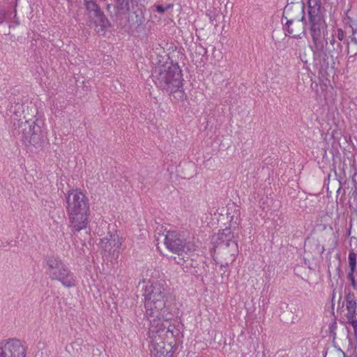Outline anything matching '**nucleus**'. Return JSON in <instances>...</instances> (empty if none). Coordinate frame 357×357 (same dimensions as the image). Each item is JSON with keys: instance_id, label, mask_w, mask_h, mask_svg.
Returning a JSON list of instances; mask_svg holds the SVG:
<instances>
[{"instance_id": "37998d69", "label": "nucleus", "mask_w": 357, "mask_h": 357, "mask_svg": "<svg viewBox=\"0 0 357 357\" xmlns=\"http://www.w3.org/2000/svg\"><path fill=\"white\" fill-rule=\"evenodd\" d=\"M350 284L351 286L354 289H356V287H357V284H356V280H353L352 281L350 282Z\"/></svg>"}, {"instance_id": "9d476101", "label": "nucleus", "mask_w": 357, "mask_h": 357, "mask_svg": "<svg viewBox=\"0 0 357 357\" xmlns=\"http://www.w3.org/2000/svg\"><path fill=\"white\" fill-rule=\"evenodd\" d=\"M165 244L168 250L178 255H187L192 250L190 242L187 241L184 234L176 231L167 232Z\"/></svg>"}, {"instance_id": "a211bd4d", "label": "nucleus", "mask_w": 357, "mask_h": 357, "mask_svg": "<svg viewBox=\"0 0 357 357\" xmlns=\"http://www.w3.org/2000/svg\"><path fill=\"white\" fill-rule=\"evenodd\" d=\"M215 253L220 255L225 261L233 263L238 255V243L232 242L228 246L220 247L216 249Z\"/></svg>"}, {"instance_id": "0eeeda50", "label": "nucleus", "mask_w": 357, "mask_h": 357, "mask_svg": "<svg viewBox=\"0 0 357 357\" xmlns=\"http://www.w3.org/2000/svg\"><path fill=\"white\" fill-rule=\"evenodd\" d=\"M43 259L47 266L46 273L52 280L60 282L66 288L75 287L74 273L59 255H47Z\"/></svg>"}, {"instance_id": "39448f33", "label": "nucleus", "mask_w": 357, "mask_h": 357, "mask_svg": "<svg viewBox=\"0 0 357 357\" xmlns=\"http://www.w3.org/2000/svg\"><path fill=\"white\" fill-rule=\"evenodd\" d=\"M66 211L75 231L86 228L90 215L89 200L79 188L72 189L66 195Z\"/></svg>"}, {"instance_id": "e433bc0d", "label": "nucleus", "mask_w": 357, "mask_h": 357, "mask_svg": "<svg viewBox=\"0 0 357 357\" xmlns=\"http://www.w3.org/2000/svg\"><path fill=\"white\" fill-rule=\"evenodd\" d=\"M336 272L338 275V278H341L342 275H343V272L341 269V261H340L338 262V266L336 268Z\"/></svg>"}, {"instance_id": "603ef678", "label": "nucleus", "mask_w": 357, "mask_h": 357, "mask_svg": "<svg viewBox=\"0 0 357 357\" xmlns=\"http://www.w3.org/2000/svg\"><path fill=\"white\" fill-rule=\"evenodd\" d=\"M356 274H357V271H356Z\"/></svg>"}, {"instance_id": "6e6552de", "label": "nucleus", "mask_w": 357, "mask_h": 357, "mask_svg": "<svg viewBox=\"0 0 357 357\" xmlns=\"http://www.w3.org/2000/svg\"><path fill=\"white\" fill-rule=\"evenodd\" d=\"M171 320L163 321V319H149L150 325L148 334H155L161 337H165L167 341L173 340V344L183 337V327L181 323L171 324Z\"/></svg>"}, {"instance_id": "423d86ee", "label": "nucleus", "mask_w": 357, "mask_h": 357, "mask_svg": "<svg viewBox=\"0 0 357 357\" xmlns=\"http://www.w3.org/2000/svg\"><path fill=\"white\" fill-rule=\"evenodd\" d=\"M13 123V135L25 146L39 148L45 144L46 132L42 121L29 119L22 121L15 119Z\"/></svg>"}, {"instance_id": "a19ab883", "label": "nucleus", "mask_w": 357, "mask_h": 357, "mask_svg": "<svg viewBox=\"0 0 357 357\" xmlns=\"http://www.w3.org/2000/svg\"><path fill=\"white\" fill-rule=\"evenodd\" d=\"M344 307V302H342V295H340V298L338 300V308Z\"/></svg>"}, {"instance_id": "b1692460", "label": "nucleus", "mask_w": 357, "mask_h": 357, "mask_svg": "<svg viewBox=\"0 0 357 357\" xmlns=\"http://www.w3.org/2000/svg\"><path fill=\"white\" fill-rule=\"evenodd\" d=\"M307 70V78L309 79L307 83L310 84V86L312 91H315L317 95L319 96V84L316 82H313L312 77L310 75V73L314 76V74L312 73L309 68H306Z\"/></svg>"}, {"instance_id": "2eb2a0df", "label": "nucleus", "mask_w": 357, "mask_h": 357, "mask_svg": "<svg viewBox=\"0 0 357 357\" xmlns=\"http://www.w3.org/2000/svg\"><path fill=\"white\" fill-rule=\"evenodd\" d=\"M84 5L89 16L95 19L96 25L100 26L101 31L112 27V24L97 3L96 0H84Z\"/></svg>"}, {"instance_id": "c03bdc74", "label": "nucleus", "mask_w": 357, "mask_h": 357, "mask_svg": "<svg viewBox=\"0 0 357 357\" xmlns=\"http://www.w3.org/2000/svg\"><path fill=\"white\" fill-rule=\"evenodd\" d=\"M331 174L328 175V177L324 179V185H328L330 181Z\"/></svg>"}, {"instance_id": "f3484780", "label": "nucleus", "mask_w": 357, "mask_h": 357, "mask_svg": "<svg viewBox=\"0 0 357 357\" xmlns=\"http://www.w3.org/2000/svg\"><path fill=\"white\" fill-rule=\"evenodd\" d=\"M122 238H120L116 233L109 231L107 236L100 238L101 248L105 252L117 259L120 253V248L122 244Z\"/></svg>"}, {"instance_id": "ea45409f", "label": "nucleus", "mask_w": 357, "mask_h": 357, "mask_svg": "<svg viewBox=\"0 0 357 357\" xmlns=\"http://www.w3.org/2000/svg\"><path fill=\"white\" fill-rule=\"evenodd\" d=\"M232 263H230V261H225V264H222L220 265V268H227L228 267L230 264H231Z\"/></svg>"}, {"instance_id": "72a5a7b5", "label": "nucleus", "mask_w": 357, "mask_h": 357, "mask_svg": "<svg viewBox=\"0 0 357 357\" xmlns=\"http://www.w3.org/2000/svg\"><path fill=\"white\" fill-rule=\"evenodd\" d=\"M347 310H351L352 308H357L356 301H349L346 302Z\"/></svg>"}, {"instance_id": "8fccbe9b", "label": "nucleus", "mask_w": 357, "mask_h": 357, "mask_svg": "<svg viewBox=\"0 0 357 357\" xmlns=\"http://www.w3.org/2000/svg\"><path fill=\"white\" fill-rule=\"evenodd\" d=\"M4 246H5V245H4V244H3L2 242H1V243H0V248L4 247Z\"/></svg>"}, {"instance_id": "79ce46f5", "label": "nucleus", "mask_w": 357, "mask_h": 357, "mask_svg": "<svg viewBox=\"0 0 357 357\" xmlns=\"http://www.w3.org/2000/svg\"><path fill=\"white\" fill-rule=\"evenodd\" d=\"M343 44L345 45V52H347V54L349 53V43L347 41H344Z\"/></svg>"}, {"instance_id": "4468645a", "label": "nucleus", "mask_w": 357, "mask_h": 357, "mask_svg": "<svg viewBox=\"0 0 357 357\" xmlns=\"http://www.w3.org/2000/svg\"><path fill=\"white\" fill-rule=\"evenodd\" d=\"M26 349L21 340L10 338L0 342V357H25Z\"/></svg>"}, {"instance_id": "393cba45", "label": "nucleus", "mask_w": 357, "mask_h": 357, "mask_svg": "<svg viewBox=\"0 0 357 357\" xmlns=\"http://www.w3.org/2000/svg\"><path fill=\"white\" fill-rule=\"evenodd\" d=\"M310 248L312 250V251L316 254L321 255L323 254V252L325 250V248L323 245L320 244L319 241H314L313 243L310 245Z\"/></svg>"}, {"instance_id": "de8ad7c7", "label": "nucleus", "mask_w": 357, "mask_h": 357, "mask_svg": "<svg viewBox=\"0 0 357 357\" xmlns=\"http://www.w3.org/2000/svg\"><path fill=\"white\" fill-rule=\"evenodd\" d=\"M357 56V51H356V52L353 55L350 56H349V59H351V58H352V57H354V56Z\"/></svg>"}, {"instance_id": "c85d7f7f", "label": "nucleus", "mask_w": 357, "mask_h": 357, "mask_svg": "<svg viewBox=\"0 0 357 357\" xmlns=\"http://www.w3.org/2000/svg\"><path fill=\"white\" fill-rule=\"evenodd\" d=\"M357 308H352L350 310H347V313L346 314V317L347 321H351V319H356L357 315Z\"/></svg>"}, {"instance_id": "aec40b11", "label": "nucleus", "mask_w": 357, "mask_h": 357, "mask_svg": "<svg viewBox=\"0 0 357 357\" xmlns=\"http://www.w3.org/2000/svg\"><path fill=\"white\" fill-rule=\"evenodd\" d=\"M328 42V43L324 47V50L335 59H337L343 51V44L337 41L333 36Z\"/></svg>"}, {"instance_id": "2f4dec72", "label": "nucleus", "mask_w": 357, "mask_h": 357, "mask_svg": "<svg viewBox=\"0 0 357 357\" xmlns=\"http://www.w3.org/2000/svg\"><path fill=\"white\" fill-rule=\"evenodd\" d=\"M291 312L295 314V315L293 316L291 322L292 324L298 322L300 320V315L298 314V309L294 307L293 310H291Z\"/></svg>"}, {"instance_id": "f257e3e1", "label": "nucleus", "mask_w": 357, "mask_h": 357, "mask_svg": "<svg viewBox=\"0 0 357 357\" xmlns=\"http://www.w3.org/2000/svg\"><path fill=\"white\" fill-rule=\"evenodd\" d=\"M144 316L147 319L172 320L178 310L176 296L165 280H149L144 288Z\"/></svg>"}, {"instance_id": "f704fd0d", "label": "nucleus", "mask_w": 357, "mask_h": 357, "mask_svg": "<svg viewBox=\"0 0 357 357\" xmlns=\"http://www.w3.org/2000/svg\"><path fill=\"white\" fill-rule=\"evenodd\" d=\"M345 36L344 31L342 29H337V38L339 42H341L344 40Z\"/></svg>"}, {"instance_id": "bb28decb", "label": "nucleus", "mask_w": 357, "mask_h": 357, "mask_svg": "<svg viewBox=\"0 0 357 357\" xmlns=\"http://www.w3.org/2000/svg\"><path fill=\"white\" fill-rule=\"evenodd\" d=\"M336 329H337V322L336 317H335L333 321L329 325V332L330 336H332L333 340L336 337Z\"/></svg>"}, {"instance_id": "4be33fe9", "label": "nucleus", "mask_w": 357, "mask_h": 357, "mask_svg": "<svg viewBox=\"0 0 357 357\" xmlns=\"http://www.w3.org/2000/svg\"><path fill=\"white\" fill-rule=\"evenodd\" d=\"M206 15L210 20V23L217 26L220 22V18L222 17V14L220 10H217L215 8L210 9L206 11Z\"/></svg>"}, {"instance_id": "58836bf2", "label": "nucleus", "mask_w": 357, "mask_h": 357, "mask_svg": "<svg viewBox=\"0 0 357 357\" xmlns=\"http://www.w3.org/2000/svg\"><path fill=\"white\" fill-rule=\"evenodd\" d=\"M335 296V289H334L333 291L332 298H331V302H332V306L331 307H332V310H334V306H335V304L333 303Z\"/></svg>"}, {"instance_id": "cd10ccee", "label": "nucleus", "mask_w": 357, "mask_h": 357, "mask_svg": "<svg viewBox=\"0 0 357 357\" xmlns=\"http://www.w3.org/2000/svg\"><path fill=\"white\" fill-rule=\"evenodd\" d=\"M340 322L342 324H349L353 327L354 332V336H355L356 339L357 340V319H351V321H347V322L340 321Z\"/></svg>"}, {"instance_id": "7c9ffc66", "label": "nucleus", "mask_w": 357, "mask_h": 357, "mask_svg": "<svg viewBox=\"0 0 357 357\" xmlns=\"http://www.w3.org/2000/svg\"><path fill=\"white\" fill-rule=\"evenodd\" d=\"M351 184L353 185V187H351V190L349 192V195L350 197H353L355 198L357 195V182L356 181V180L352 178Z\"/></svg>"}, {"instance_id": "3c124183", "label": "nucleus", "mask_w": 357, "mask_h": 357, "mask_svg": "<svg viewBox=\"0 0 357 357\" xmlns=\"http://www.w3.org/2000/svg\"><path fill=\"white\" fill-rule=\"evenodd\" d=\"M231 222L233 221L234 216H231Z\"/></svg>"}, {"instance_id": "473e14b6", "label": "nucleus", "mask_w": 357, "mask_h": 357, "mask_svg": "<svg viewBox=\"0 0 357 357\" xmlns=\"http://www.w3.org/2000/svg\"><path fill=\"white\" fill-rule=\"evenodd\" d=\"M181 255H178V260H176V261L178 264L181 265L183 267V270H185L187 257L183 256L181 257Z\"/></svg>"}, {"instance_id": "dca6fc26", "label": "nucleus", "mask_w": 357, "mask_h": 357, "mask_svg": "<svg viewBox=\"0 0 357 357\" xmlns=\"http://www.w3.org/2000/svg\"><path fill=\"white\" fill-rule=\"evenodd\" d=\"M305 9L304 2H301V4L287 3L283 9L281 22L285 20L286 21L303 20V22H305V20H307Z\"/></svg>"}, {"instance_id": "f03ea898", "label": "nucleus", "mask_w": 357, "mask_h": 357, "mask_svg": "<svg viewBox=\"0 0 357 357\" xmlns=\"http://www.w3.org/2000/svg\"><path fill=\"white\" fill-rule=\"evenodd\" d=\"M152 75L155 86L162 92L173 96L177 101L183 102L188 96L183 89V73L178 63L165 62L156 67Z\"/></svg>"}, {"instance_id": "412c9836", "label": "nucleus", "mask_w": 357, "mask_h": 357, "mask_svg": "<svg viewBox=\"0 0 357 357\" xmlns=\"http://www.w3.org/2000/svg\"><path fill=\"white\" fill-rule=\"evenodd\" d=\"M336 179L337 180L339 183V188L337 190V193L340 194L341 190H343V195L346 193V188H349V184L347 183L345 173L344 172V169H340V172L337 173L336 171H335Z\"/></svg>"}, {"instance_id": "49530a36", "label": "nucleus", "mask_w": 357, "mask_h": 357, "mask_svg": "<svg viewBox=\"0 0 357 357\" xmlns=\"http://www.w3.org/2000/svg\"><path fill=\"white\" fill-rule=\"evenodd\" d=\"M96 352H100L99 349H96V350L93 349V356H95Z\"/></svg>"}, {"instance_id": "c9c22d12", "label": "nucleus", "mask_w": 357, "mask_h": 357, "mask_svg": "<svg viewBox=\"0 0 357 357\" xmlns=\"http://www.w3.org/2000/svg\"><path fill=\"white\" fill-rule=\"evenodd\" d=\"M356 271V270L350 269L349 272L348 273L347 278L350 282L352 281L353 280H356L354 276V273Z\"/></svg>"}, {"instance_id": "1a4fd4ad", "label": "nucleus", "mask_w": 357, "mask_h": 357, "mask_svg": "<svg viewBox=\"0 0 357 357\" xmlns=\"http://www.w3.org/2000/svg\"><path fill=\"white\" fill-rule=\"evenodd\" d=\"M305 8L311 30L328 28L326 8L322 6L321 0H307Z\"/></svg>"}, {"instance_id": "f8f14e48", "label": "nucleus", "mask_w": 357, "mask_h": 357, "mask_svg": "<svg viewBox=\"0 0 357 357\" xmlns=\"http://www.w3.org/2000/svg\"><path fill=\"white\" fill-rule=\"evenodd\" d=\"M282 24L285 36L301 39L306 36V28L307 27L310 36L312 37L311 31L312 30H311L308 17L307 20H305V22H303V20H293L286 21L285 23H284L282 21Z\"/></svg>"}, {"instance_id": "7ed1b4c3", "label": "nucleus", "mask_w": 357, "mask_h": 357, "mask_svg": "<svg viewBox=\"0 0 357 357\" xmlns=\"http://www.w3.org/2000/svg\"><path fill=\"white\" fill-rule=\"evenodd\" d=\"M150 0H114V4L108 3L106 9L112 17L127 15L122 26L135 30L138 33L145 32L146 5Z\"/></svg>"}, {"instance_id": "ddd939ff", "label": "nucleus", "mask_w": 357, "mask_h": 357, "mask_svg": "<svg viewBox=\"0 0 357 357\" xmlns=\"http://www.w3.org/2000/svg\"><path fill=\"white\" fill-rule=\"evenodd\" d=\"M232 224L234 225V227H238L239 225L238 222L235 221L229 225V226L226 227L223 229H220L216 237H213L212 239V248H210V253L215 260V255L216 252V249L220 247H223L226 245H229V243L232 242H237V240L235 239V236L234 232L231 230Z\"/></svg>"}, {"instance_id": "a18cd8bd", "label": "nucleus", "mask_w": 357, "mask_h": 357, "mask_svg": "<svg viewBox=\"0 0 357 357\" xmlns=\"http://www.w3.org/2000/svg\"><path fill=\"white\" fill-rule=\"evenodd\" d=\"M351 42L357 45V38L355 36H353V37L351 38Z\"/></svg>"}, {"instance_id": "20e7f679", "label": "nucleus", "mask_w": 357, "mask_h": 357, "mask_svg": "<svg viewBox=\"0 0 357 357\" xmlns=\"http://www.w3.org/2000/svg\"><path fill=\"white\" fill-rule=\"evenodd\" d=\"M311 33L313 45L310 47L313 54V67L318 72L320 88L324 91L330 83L329 71L333 72L335 68V59L324 50L328 43L327 28L315 29Z\"/></svg>"}, {"instance_id": "6ab92c4d", "label": "nucleus", "mask_w": 357, "mask_h": 357, "mask_svg": "<svg viewBox=\"0 0 357 357\" xmlns=\"http://www.w3.org/2000/svg\"><path fill=\"white\" fill-rule=\"evenodd\" d=\"M206 266H207L203 260L190 258L188 256L186 257L185 268L184 271L185 272L190 273L192 275L195 276H199L203 275L206 271Z\"/></svg>"}, {"instance_id": "a878e982", "label": "nucleus", "mask_w": 357, "mask_h": 357, "mask_svg": "<svg viewBox=\"0 0 357 357\" xmlns=\"http://www.w3.org/2000/svg\"><path fill=\"white\" fill-rule=\"evenodd\" d=\"M153 7L155 8V10L160 13L163 14L165 13L168 9L172 8L173 7L172 3H168L165 6L161 4H155Z\"/></svg>"}, {"instance_id": "9b49d317", "label": "nucleus", "mask_w": 357, "mask_h": 357, "mask_svg": "<svg viewBox=\"0 0 357 357\" xmlns=\"http://www.w3.org/2000/svg\"><path fill=\"white\" fill-rule=\"evenodd\" d=\"M151 339L149 345L151 351L154 357H172L174 351L178 348L173 342L167 341L165 337H161L155 334H148Z\"/></svg>"}, {"instance_id": "5701e85b", "label": "nucleus", "mask_w": 357, "mask_h": 357, "mask_svg": "<svg viewBox=\"0 0 357 357\" xmlns=\"http://www.w3.org/2000/svg\"><path fill=\"white\" fill-rule=\"evenodd\" d=\"M356 259L357 255L355 253L353 249L349 250L348 260H349V266L350 269L356 270Z\"/></svg>"}, {"instance_id": "09e8293b", "label": "nucleus", "mask_w": 357, "mask_h": 357, "mask_svg": "<svg viewBox=\"0 0 357 357\" xmlns=\"http://www.w3.org/2000/svg\"><path fill=\"white\" fill-rule=\"evenodd\" d=\"M301 60L302 62H303L305 64L307 63V60H303V58L301 56Z\"/></svg>"}, {"instance_id": "4c0bfd02", "label": "nucleus", "mask_w": 357, "mask_h": 357, "mask_svg": "<svg viewBox=\"0 0 357 357\" xmlns=\"http://www.w3.org/2000/svg\"><path fill=\"white\" fill-rule=\"evenodd\" d=\"M299 83H301V80L303 82V84H305V80H307V82H308L309 79L307 78V75L302 74L301 75H298Z\"/></svg>"}, {"instance_id": "c756f323", "label": "nucleus", "mask_w": 357, "mask_h": 357, "mask_svg": "<svg viewBox=\"0 0 357 357\" xmlns=\"http://www.w3.org/2000/svg\"><path fill=\"white\" fill-rule=\"evenodd\" d=\"M345 301H356L354 293L350 289L345 288Z\"/></svg>"}]
</instances>
